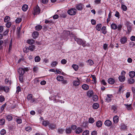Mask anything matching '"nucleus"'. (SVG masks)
<instances>
[{
  "label": "nucleus",
  "mask_w": 135,
  "mask_h": 135,
  "mask_svg": "<svg viewBox=\"0 0 135 135\" xmlns=\"http://www.w3.org/2000/svg\"><path fill=\"white\" fill-rule=\"evenodd\" d=\"M74 38L75 41L79 45H82L83 47H85L86 46L85 41L79 38L76 37H74Z\"/></svg>",
  "instance_id": "1"
},
{
  "label": "nucleus",
  "mask_w": 135,
  "mask_h": 135,
  "mask_svg": "<svg viewBox=\"0 0 135 135\" xmlns=\"http://www.w3.org/2000/svg\"><path fill=\"white\" fill-rule=\"evenodd\" d=\"M29 69L28 68H20L18 70V72L20 75H23L25 73V71H28Z\"/></svg>",
  "instance_id": "2"
},
{
  "label": "nucleus",
  "mask_w": 135,
  "mask_h": 135,
  "mask_svg": "<svg viewBox=\"0 0 135 135\" xmlns=\"http://www.w3.org/2000/svg\"><path fill=\"white\" fill-rule=\"evenodd\" d=\"M76 9L72 8L68 10V13L70 15H74L76 14Z\"/></svg>",
  "instance_id": "3"
},
{
  "label": "nucleus",
  "mask_w": 135,
  "mask_h": 135,
  "mask_svg": "<svg viewBox=\"0 0 135 135\" xmlns=\"http://www.w3.org/2000/svg\"><path fill=\"white\" fill-rule=\"evenodd\" d=\"M27 98L28 100L30 101L31 103H35V102H37L36 101L35 99L32 98V94H28L27 96Z\"/></svg>",
  "instance_id": "4"
},
{
  "label": "nucleus",
  "mask_w": 135,
  "mask_h": 135,
  "mask_svg": "<svg viewBox=\"0 0 135 135\" xmlns=\"http://www.w3.org/2000/svg\"><path fill=\"white\" fill-rule=\"evenodd\" d=\"M75 7L78 10L81 11L84 7V5L82 3L77 4L75 5Z\"/></svg>",
  "instance_id": "5"
},
{
  "label": "nucleus",
  "mask_w": 135,
  "mask_h": 135,
  "mask_svg": "<svg viewBox=\"0 0 135 135\" xmlns=\"http://www.w3.org/2000/svg\"><path fill=\"white\" fill-rule=\"evenodd\" d=\"M9 89L8 86H3L0 85V90L4 91L6 93H8L9 91Z\"/></svg>",
  "instance_id": "6"
},
{
  "label": "nucleus",
  "mask_w": 135,
  "mask_h": 135,
  "mask_svg": "<svg viewBox=\"0 0 135 135\" xmlns=\"http://www.w3.org/2000/svg\"><path fill=\"white\" fill-rule=\"evenodd\" d=\"M13 115L9 114H6L4 115V117L8 121H11L13 119Z\"/></svg>",
  "instance_id": "7"
},
{
  "label": "nucleus",
  "mask_w": 135,
  "mask_h": 135,
  "mask_svg": "<svg viewBox=\"0 0 135 135\" xmlns=\"http://www.w3.org/2000/svg\"><path fill=\"white\" fill-rule=\"evenodd\" d=\"M113 97V96L112 95L107 94L105 98V102L108 103L110 102L111 101Z\"/></svg>",
  "instance_id": "8"
},
{
  "label": "nucleus",
  "mask_w": 135,
  "mask_h": 135,
  "mask_svg": "<svg viewBox=\"0 0 135 135\" xmlns=\"http://www.w3.org/2000/svg\"><path fill=\"white\" fill-rule=\"evenodd\" d=\"M40 10L38 6H37L36 8L34 10L33 14L34 15L39 14L40 13Z\"/></svg>",
  "instance_id": "9"
},
{
  "label": "nucleus",
  "mask_w": 135,
  "mask_h": 135,
  "mask_svg": "<svg viewBox=\"0 0 135 135\" xmlns=\"http://www.w3.org/2000/svg\"><path fill=\"white\" fill-rule=\"evenodd\" d=\"M104 124L107 126L109 127L112 125V122L109 120L108 119L105 121Z\"/></svg>",
  "instance_id": "10"
},
{
  "label": "nucleus",
  "mask_w": 135,
  "mask_h": 135,
  "mask_svg": "<svg viewBox=\"0 0 135 135\" xmlns=\"http://www.w3.org/2000/svg\"><path fill=\"white\" fill-rule=\"evenodd\" d=\"M127 38L126 37H124L120 39V41L122 44H124L127 42Z\"/></svg>",
  "instance_id": "11"
},
{
  "label": "nucleus",
  "mask_w": 135,
  "mask_h": 135,
  "mask_svg": "<svg viewBox=\"0 0 135 135\" xmlns=\"http://www.w3.org/2000/svg\"><path fill=\"white\" fill-rule=\"evenodd\" d=\"M93 92L92 90H89L87 92V95L89 97H91L93 94Z\"/></svg>",
  "instance_id": "12"
},
{
  "label": "nucleus",
  "mask_w": 135,
  "mask_h": 135,
  "mask_svg": "<svg viewBox=\"0 0 135 135\" xmlns=\"http://www.w3.org/2000/svg\"><path fill=\"white\" fill-rule=\"evenodd\" d=\"M35 100H36V101L37 102H35V103L39 102H42L44 101V99L41 96H39L37 99H35Z\"/></svg>",
  "instance_id": "13"
},
{
  "label": "nucleus",
  "mask_w": 135,
  "mask_h": 135,
  "mask_svg": "<svg viewBox=\"0 0 135 135\" xmlns=\"http://www.w3.org/2000/svg\"><path fill=\"white\" fill-rule=\"evenodd\" d=\"M17 118H14L15 120L16 121V122L18 124H20L22 122V120L19 117L16 116Z\"/></svg>",
  "instance_id": "14"
},
{
  "label": "nucleus",
  "mask_w": 135,
  "mask_h": 135,
  "mask_svg": "<svg viewBox=\"0 0 135 135\" xmlns=\"http://www.w3.org/2000/svg\"><path fill=\"white\" fill-rule=\"evenodd\" d=\"M83 131L82 128L80 127L77 128L75 131V133L76 134H79L81 133Z\"/></svg>",
  "instance_id": "15"
},
{
  "label": "nucleus",
  "mask_w": 135,
  "mask_h": 135,
  "mask_svg": "<svg viewBox=\"0 0 135 135\" xmlns=\"http://www.w3.org/2000/svg\"><path fill=\"white\" fill-rule=\"evenodd\" d=\"M119 121V117L117 115H115L113 118V121L115 123H117Z\"/></svg>",
  "instance_id": "16"
},
{
  "label": "nucleus",
  "mask_w": 135,
  "mask_h": 135,
  "mask_svg": "<svg viewBox=\"0 0 135 135\" xmlns=\"http://www.w3.org/2000/svg\"><path fill=\"white\" fill-rule=\"evenodd\" d=\"M82 88L84 90H87L89 89V87L88 85L84 84L82 85Z\"/></svg>",
  "instance_id": "17"
},
{
  "label": "nucleus",
  "mask_w": 135,
  "mask_h": 135,
  "mask_svg": "<svg viewBox=\"0 0 135 135\" xmlns=\"http://www.w3.org/2000/svg\"><path fill=\"white\" fill-rule=\"evenodd\" d=\"M119 79L120 81L123 82L125 80V77L124 76L120 75L119 77Z\"/></svg>",
  "instance_id": "18"
},
{
  "label": "nucleus",
  "mask_w": 135,
  "mask_h": 135,
  "mask_svg": "<svg viewBox=\"0 0 135 135\" xmlns=\"http://www.w3.org/2000/svg\"><path fill=\"white\" fill-rule=\"evenodd\" d=\"M77 79H78V81H74L73 83V84L76 86H78L80 84L79 80L78 78H77Z\"/></svg>",
  "instance_id": "19"
},
{
  "label": "nucleus",
  "mask_w": 135,
  "mask_h": 135,
  "mask_svg": "<svg viewBox=\"0 0 135 135\" xmlns=\"http://www.w3.org/2000/svg\"><path fill=\"white\" fill-rule=\"evenodd\" d=\"M38 35L39 33L38 32H34L32 34V36L34 38H36L38 37Z\"/></svg>",
  "instance_id": "20"
},
{
  "label": "nucleus",
  "mask_w": 135,
  "mask_h": 135,
  "mask_svg": "<svg viewBox=\"0 0 135 135\" xmlns=\"http://www.w3.org/2000/svg\"><path fill=\"white\" fill-rule=\"evenodd\" d=\"M124 105L126 107L128 110H132V107L131 106V104H130L129 105L128 104H124Z\"/></svg>",
  "instance_id": "21"
},
{
  "label": "nucleus",
  "mask_w": 135,
  "mask_h": 135,
  "mask_svg": "<svg viewBox=\"0 0 135 135\" xmlns=\"http://www.w3.org/2000/svg\"><path fill=\"white\" fill-rule=\"evenodd\" d=\"M129 75L131 78H133L135 76V72L134 71H131L129 72Z\"/></svg>",
  "instance_id": "22"
},
{
  "label": "nucleus",
  "mask_w": 135,
  "mask_h": 135,
  "mask_svg": "<svg viewBox=\"0 0 135 135\" xmlns=\"http://www.w3.org/2000/svg\"><path fill=\"white\" fill-rule=\"evenodd\" d=\"M60 98V97H59L57 95H55L54 97V101L55 103H57L59 102L60 100L59 99Z\"/></svg>",
  "instance_id": "23"
},
{
  "label": "nucleus",
  "mask_w": 135,
  "mask_h": 135,
  "mask_svg": "<svg viewBox=\"0 0 135 135\" xmlns=\"http://www.w3.org/2000/svg\"><path fill=\"white\" fill-rule=\"evenodd\" d=\"M120 128L123 130H127V126L124 123H123L121 124Z\"/></svg>",
  "instance_id": "24"
},
{
  "label": "nucleus",
  "mask_w": 135,
  "mask_h": 135,
  "mask_svg": "<svg viewBox=\"0 0 135 135\" xmlns=\"http://www.w3.org/2000/svg\"><path fill=\"white\" fill-rule=\"evenodd\" d=\"M29 50L31 51H33L35 48V46L34 45H30L28 47Z\"/></svg>",
  "instance_id": "25"
},
{
  "label": "nucleus",
  "mask_w": 135,
  "mask_h": 135,
  "mask_svg": "<svg viewBox=\"0 0 135 135\" xmlns=\"http://www.w3.org/2000/svg\"><path fill=\"white\" fill-rule=\"evenodd\" d=\"M110 26L111 28L114 30H116L117 28V25L115 23H114L112 24Z\"/></svg>",
  "instance_id": "26"
},
{
  "label": "nucleus",
  "mask_w": 135,
  "mask_h": 135,
  "mask_svg": "<svg viewBox=\"0 0 135 135\" xmlns=\"http://www.w3.org/2000/svg\"><path fill=\"white\" fill-rule=\"evenodd\" d=\"M28 7V6L25 4L22 7V9L23 11H26L27 10Z\"/></svg>",
  "instance_id": "27"
},
{
  "label": "nucleus",
  "mask_w": 135,
  "mask_h": 135,
  "mask_svg": "<svg viewBox=\"0 0 135 135\" xmlns=\"http://www.w3.org/2000/svg\"><path fill=\"white\" fill-rule=\"evenodd\" d=\"M101 30L102 33L104 34H105L107 33L106 27L104 26L102 27L101 28Z\"/></svg>",
  "instance_id": "28"
},
{
  "label": "nucleus",
  "mask_w": 135,
  "mask_h": 135,
  "mask_svg": "<svg viewBox=\"0 0 135 135\" xmlns=\"http://www.w3.org/2000/svg\"><path fill=\"white\" fill-rule=\"evenodd\" d=\"M108 82L110 84H113L114 83V80L112 78H109L108 80Z\"/></svg>",
  "instance_id": "29"
},
{
  "label": "nucleus",
  "mask_w": 135,
  "mask_h": 135,
  "mask_svg": "<svg viewBox=\"0 0 135 135\" xmlns=\"http://www.w3.org/2000/svg\"><path fill=\"white\" fill-rule=\"evenodd\" d=\"M102 122L100 120H99L96 123V126L98 127H100L102 125Z\"/></svg>",
  "instance_id": "30"
},
{
  "label": "nucleus",
  "mask_w": 135,
  "mask_h": 135,
  "mask_svg": "<svg viewBox=\"0 0 135 135\" xmlns=\"http://www.w3.org/2000/svg\"><path fill=\"white\" fill-rule=\"evenodd\" d=\"M57 80L59 81H62L63 80L64 77L62 76L59 75L56 78Z\"/></svg>",
  "instance_id": "31"
},
{
  "label": "nucleus",
  "mask_w": 135,
  "mask_h": 135,
  "mask_svg": "<svg viewBox=\"0 0 135 135\" xmlns=\"http://www.w3.org/2000/svg\"><path fill=\"white\" fill-rule=\"evenodd\" d=\"M99 107V105L98 103H95L93 105V107L94 109H98Z\"/></svg>",
  "instance_id": "32"
},
{
  "label": "nucleus",
  "mask_w": 135,
  "mask_h": 135,
  "mask_svg": "<svg viewBox=\"0 0 135 135\" xmlns=\"http://www.w3.org/2000/svg\"><path fill=\"white\" fill-rule=\"evenodd\" d=\"M56 127V125L54 124H51L49 126V128L53 130Z\"/></svg>",
  "instance_id": "33"
},
{
  "label": "nucleus",
  "mask_w": 135,
  "mask_h": 135,
  "mask_svg": "<svg viewBox=\"0 0 135 135\" xmlns=\"http://www.w3.org/2000/svg\"><path fill=\"white\" fill-rule=\"evenodd\" d=\"M72 130L70 127L66 128V133L67 134H70Z\"/></svg>",
  "instance_id": "34"
},
{
  "label": "nucleus",
  "mask_w": 135,
  "mask_h": 135,
  "mask_svg": "<svg viewBox=\"0 0 135 135\" xmlns=\"http://www.w3.org/2000/svg\"><path fill=\"white\" fill-rule=\"evenodd\" d=\"M35 27L36 30L39 31L42 29V26L40 25H38L36 26Z\"/></svg>",
  "instance_id": "35"
},
{
  "label": "nucleus",
  "mask_w": 135,
  "mask_h": 135,
  "mask_svg": "<svg viewBox=\"0 0 135 135\" xmlns=\"http://www.w3.org/2000/svg\"><path fill=\"white\" fill-rule=\"evenodd\" d=\"M134 80L132 78H130L128 80V83L130 84H133L134 82Z\"/></svg>",
  "instance_id": "36"
},
{
  "label": "nucleus",
  "mask_w": 135,
  "mask_h": 135,
  "mask_svg": "<svg viewBox=\"0 0 135 135\" xmlns=\"http://www.w3.org/2000/svg\"><path fill=\"white\" fill-rule=\"evenodd\" d=\"M102 26L101 24H97L96 27V29L98 31H100Z\"/></svg>",
  "instance_id": "37"
},
{
  "label": "nucleus",
  "mask_w": 135,
  "mask_h": 135,
  "mask_svg": "<svg viewBox=\"0 0 135 135\" xmlns=\"http://www.w3.org/2000/svg\"><path fill=\"white\" fill-rule=\"evenodd\" d=\"M34 40H33L29 39L27 41V42L29 44L32 45L34 43Z\"/></svg>",
  "instance_id": "38"
},
{
  "label": "nucleus",
  "mask_w": 135,
  "mask_h": 135,
  "mask_svg": "<svg viewBox=\"0 0 135 135\" xmlns=\"http://www.w3.org/2000/svg\"><path fill=\"white\" fill-rule=\"evenodd\" d=\"M72 68L75 71H77L78 69V66L76 64H73L72 65Z\"/></svg>",
  "instance_id": "39"
},
{
  "label": "nucleus",
  "mask_w": 135,
  "mask_h": 135,
  "mask_svg": "<svg viewBox=\"0 0 135 135\" xmlns=\"http://www.w3.org/2000/svg\"><path fill=\"white\" fill-rule=\"evenodd\" d=\"M40 58L38 56H36L35 58V62H38L40 60Z\"/></svg>",
  "instance_id": "40"
},
{
  "label": "nucleus",
  "mask_w": 135,
  "mask_h": 135,
  "mask_svg": "<svg viewBox=\"0 0 135 135\" xmlns=\"http://www.w3.org/2000/svg\"><path fill=\"white\" fill-rule=\"evenodd\" d=\"M10 20V17L9 16H6L4 18V21L5 22H8Z\"/></svg>",
  "instance_id": "41"
},
{
  "label": "nucleus",
  "mask_w": 135,
  "mask_h": 135,
  "mask_svg": "<svg viewBox=\"0 0 135 135\" xmlns=\"http://www.w3.org/2000/svg\"><path fill=\"white\" fill-rule=\"evenodd\" d=\"M49 124V122L48 121H44L42 123V124L45 126L48 125Z\"/></svg>",
  "instance_id": "42"
},
{
  "label": "nucleus",
  "mask_w": 135,
  "mask_h": 135,
  "mask_svg": "<svg viewBox=\"0 0 135 135\" xmlns=\"http://www.w3.org/2000/svg\"><path fill=\"white\" fill-rule=\"evenodd\" d=\"M87 62L88 63V64L90 66L93 65L94 64L93 61L91 59L87 61Z\"/></svg>",
  "instance_id": "43"
},
{
  "label": "nucleus",
  "mask_w": 135,
  "mask_h": 135,
  "mask_svg": "<svg viewBox=\"0 0 135 135\" xmlns=\"http://www.w3.org/2000/svg\"><path fill=\"white\" fill-rule=\"evenodd\" d=\"M123 25L121 24H119L117 26V30L118 31H120Z\"/></svg>",
  "instance_id": "44"
},
{
  "label": "nucleus",
  "mask_w": 135,
  "mask_h": 135,
  "mask_svg": "<svg viewBox=\"0 0 135 135\" xmlns=\"http://www.w3.org/2000/svg\"><path fill=\"white\" fill-rule=\"evenodd\" d=\"M11 81L10 80H9L8 79L6 78L5 80V83L6 84H8L9 85L11 84Z\"/></svg>",
  "instance_id": "45"
},
{
  "label": "nucleus",
  "mask_w": 135,
  "mask_h": 135,
  "mask_svg": "<svg viewBox=\"0 0 135 135\" xmlns=\"http://www.w3.org/2000/svg\"><path fill=\"white\" fill-rule=\"evenodd\" d=\"M45 23L46 24L48 23L50 25L53 24L54 23V22H53L51 21H49L47 20H45Z\"/></svg>",
  "instance_id": "46"
},
{
  "label": "nucleus",
  "mask_w": 135,
  "mask_h": 135,
  "mask_svg": "<svg viewBox=\"0 0 135 135\" xmlns=\"http://www.w3.org/2000/svg\"><path fill=\"white\" fill-rule=\"evenodd\" d=\"M92 99L94 101H96L98 99V96L97 95H94Z\"/></svg>",
  "instance_id": "47"
},
{
  "label": "nucleus",
  "mask_w": 135,
  "mask_h": 135,
  "mask_svg": "<svg viewBox=\"0 0 135 135\" xmlns=\"http://www.w3.org/2000/svg\"><path fill=\"white\" fill-rule=\"evenodd\" d=\"M135 46V43L133 42H130L129 43V47L131 48H132Z\"/></svg>",
  "instance_id": "48"
},
{
  "label": "nucleus",
  "mask_w": 135,
  "mask_h": 135,
  "mask_svg": "<svg viewBox=\"0 0 135 135\" xmlns=\"http://www.w3.org/2000/svg\"><path fill=\"white\" fill-rule=\"evenodd\" d=\"M95 121L94 119L93 118H90L89 120V123H92Z\"/></svg>",
  "instance_id": "49"
},
{
  "label": "nucleus",
  "mask_w": 135,
  "mask_h": 135,
  "mask_svg": "<svg viewBox=\"0 0 135 135\" xmlns=\"http://www.w3.org/2000/svg\"><path fill=\"white\" fill-rule=\"evenodd\" d=\"M5 122V120L3 119H2L0 120V125H3Z\"/></svg>",
  "instance_id": "50"
},
{
  "label": "nucleus",
  "mask_w": 135,
  "mask_h": 135,
  "mask_svg": "<svg viewBox=\"0 0 135 135\" xmlns=\"http://www.w3.org/2000/svg\"><path fill=\"white\" fill-rule=\"evenodd\" d=\"M25 129L27 131L30 132L31 131L32 128L30 127H27L25 128Z\"/></svg>",
  "instance_id": "51"
},
{
  "label": "nucleus",
  "mask_w": 135,
  "mask_h": 135,
  "mask_svg": "<svg viewBox=\"0 0 135 135\" xmlns=\"http://www.w3.org/2000/svg\"><path fill=\"white\" fill-rule=\"evenodd\" d=\"M5 99L3 95L0 96V102H2L5 100Z\"/></svg>",
  "instance_id": "52"
},
{
  "label": "nucleus",
  "mask_w": 135,
  "mask_h": 135,
  "mask_svg": "<svg viewBox=\"0 0 135 135\" xmlns=\"http://www.w3.org/2000/svg\"><path fill=\"white\" fill-rule=\"evenodd\" d=\"M89 131L88 130L84 131L83 133V135H89Z\"/></svg>",
  "instance_id": "53"
},
{
  "label": "nucleus",
  "mask_w": 135,
  "mask_h": 135,
  "mask_svg": "<svg viewBox=\"0 0 135 135\" xmlns=\"http://www.w3.org/2000/svg\"><path fill=\"white\" fill-rule=\"evenodd\" d=\"M121 7L124 11H126L127 10V8L124 5H122L121 6Z\"/></svg>",
  "instance_id": "54"
},
{
  "label": "nucleus",
  "mask_w": 135,
  "mask_h": 135,
  "mask_svg": "<svg viewBox=\"0 0 135 135\" xmlns=\"http://www.w3.org/2000/svg\"><path fill=\"white\" fill-rule=\"evenodd\" d=\"M22 21V19L21 18H17L16 20V22L17 23H19Z\"/></svg>",
  "instance_id": "55"
},
{
  "label": "nucleus",
  "mask_w": 135,
  "mask_h": 135,
  "mask_svg": "<svg viewBox=\"0 0 135 135\" xmlns=\"http://www.w3.org/2000/svg\"><path fill=\"white\" fill-rule=\"evenodd\" d=\"M57 64V62L56 61H54L52 62L51 64V66L52 67H55Z\"/></svg>",
  "instance_id": "56"
},
{
  "label": "nucleus",
  "mask_w": 135,
  "mask_h": 135,
  "mask_svg": "<svg viewBox=\"0 0 135 135\" xmlns=\"http://www.w3.org/2000/svg\"><path fill=\"white\" fill-rule=\"evenodd\" d=\"M0 133L1 135H4L6 133V131L4 129H2Z\"/></svg>",
  "instance_id": "57"
},
{
  "label": "nucleus",
  "mask_w": 135,
  "mask_h": 135,
  "mask_svg": "<svg viewBox=\"0 0 135 135\" xmlns=\"http://www.w3.org/2000/svg\"><path fill=\"white\" fill-rule=\"evenodd\" d=\"M58 131L59 133L62 134L64 131V130L62 128H59L58 129Z\"/></svg>",
  "instance_id": "58"
},
{
  "label": "nucleus",
  "mask_w": 135,
  "mask_h": 135,
  "mask_svg": "<svg viewBox=\"0 0 135 135\" xmlns=\"http://www.w3.org/2000/svg\"><path fill=\"white\" fill-rule=\"evenodd\" d=\"M92 78H93V81L94 83H96L97 82L96 80V78L94 75H91Z\"/></svg>",
  "instance_id": "59"
},
{
  "label": "nucleus",
  "mask_w": 135,
  "mask_h": 135,
  "mask_svg": "<svg viewBox=\"0 0 135 135\" xmlns=\"http://www.w3.org/2000/svg\"><path fill=\"white\" fill-rule=\"evenodd\" d=\"M12 23L10 22H8L6 24V26L7 28H9L11 26Z\"/></svg>",
  "instance_id": "60"
},
{
  "label": "nucleus",
  "mask_w": 135,
  "mask_h": 135,
  "mask_svg": "<svg viewBox=\"0 0 135 135\" xmlns=\"http://www.w3.org/2000/svg\"><path fill=\"white\" fill-rule=\"evenodd\" d=\"M108 45V44H104L103 46V49L104 50H106L108 49L107 47Z\"/></svg>",
  "instance_id": "61"
},
{
  "label": "nucleus",
  "mask_w": 135,
  "mask_h": 135,
  "mask_svg": "<svg viewBox=\"0 0 135 135\" xmlns=\"http://www.w3.org/2000/svg\"><path fill=\"white\" fill-rule=\"evenodd\" d=\"M29 50L28 47H25L23 49V51L24 52L27 53L28 52Z\"/></svg>",
  "instance_id": "62"
},
{
  "label": "nucleus",
  "mask_w": 135,
  "mask_h": 135,
  "mask_svg": "<svg viewBox=\"0 0 135 135\" xmlns=\"http://www.w3.org/2000/svg\"><path fill=\"white\" fill-rule=\"evenodd\" d=\"M21 88L19 86H17V87L16 93H18L21 91Z\"/></svg>",
  "instance_id": "63"
},
{
  "label": "nucleus",
  "mask_w": 135,
  "mask_h": 135,
  "mask_svg": "<svg viewBox=\"0 0 135 135\" xmlns=\"http://www.w3.org/2000/svg\"><path fill=\"white\" fill-rule=\"evenodd\" d=\"M67 62V61L65 59H63L61 61V63L63 64H65Z\"/></svg>",
  "instance_id": "64"
}]
</instances>
